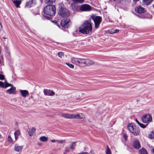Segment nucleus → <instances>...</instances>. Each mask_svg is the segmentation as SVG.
<instances>
[{"instance_id": "nucleus-1", "label": "nucleus", "mask_w": 154, "mask_h": 154, "mask_svg": "<svg viewBox=\"0 0 154 154\" xmlns=\"http://www.w3.org/2000/svg\"><path fill=\"white\" fill-rule=\"evenodd\" d=\"M92 26L91 23L86 21L79 28V31L83 34H88L91 32Z\"/></svg>"}, {"instance_id": "nucleus-2", "label": "nucleus", "mask_w": 154, "mask_h": 154, "mask_svg": "<svg viewBox=\"0 0 154 154\" xmlns=\"http://www.w3.org/2000/svg\"><path fill=\"white\" fill-rule=\"evenodd\" d=\"M44 11L45 14L50 16H54L56 12V8L53 5H48L44 8Z\"/></svg>"}, {"instance_id": "nucleus-3", "label": "nucleus", "mask_w": 154, "mask_h": 154, "mask_svg": "<svg viewBox=\"0 0 154 154\" xmlns=\"http://www.w3.org/2000/svg\"><path fill=\"white\" fill-rule=\"evenodd\" d=\"M128 130L134 136L139 135L140 133L139 128L135 125L132 123L129 124L128 125Z\"/></svg>"}, {"instance_id": "nucleus-4", "label": "nucleus", "mask_w": 154, "mask_h": 154, "mask_svg": "<svg viewBox=\"0 0 154 154\" xmlns=\"http://www.w3.org/2000/svg\"><path fill=\"white\" fill-rule=\"evenodd\" d=\"M90 19H92L94 22L95 28L97 29L102 22L101 17L100 16H95L94 15L92 14L91 16Z\"/></svg>"}, {"instance_id": "nucleus-5", "label": "nucleus", "mask_w": 154, "mask_h": 154, "mask_svg": "<svg viewBox=\"0 0 154 154\" xmlns=\"http://www.w3.org/2000/svg\"><path fill=\"white\" fill-rule=\"evenodd\" d=\"M86 59L72 57L71 61L72 63L77 65H83L85 66Z\"/></svg>"}, {"instance_id": "nucleus-6", "label": "nucleus", "mask_w": 154, "mask_h": 154, "mask_svg": "<svg viewBox=\"0 0 154 154\" xmlns=\"http://www.w3.org/2000/svg\"><path fill=\"white\" fill-rule=\"evenodd\" d=\"M59 14L62 17H67L70 14L69 10L66 8L61 7L59 10L58 12Z\"/></svg>"}, {"instance_id": "nucleus-7", "label": "nucleus", "mask_w": 154, "mask_h": 154, "mask_svg": "<svg viewBox=\"0 0 154 154\" xmlns=\"http://www.w3.org/2000/svg\"><path fill=\"white\" fill-rule=\"evenodd\" d=\"M141 119L144 123H147L151 122L152 120L151 116L149 114H146L142 117Z\"/></svg>"}, {"instance_id": "nucleus-8", "label": "nucleus", "mask_w": 154, "mask_h": 154, "mask_svg": "<svg viewBox=\"0 0 154 154\" xmlns=\"http://www.w3.org/2000/svg\"><path fill=\"white\" fill-rule=\"evenodd\" d=\"M69 20L67 18H64L61 21V26L64 28H68L69 25Z\"/></svg>"}, {"instance_id": "nucleus-9", "label": "nucleus", "mask_w": 154, "mask_h": 154, "mask_svg": "<svg viewBox=\"0 0 154 154\" xmlns=\"http://www.w3.org/2000/svg\"><path fill=\"white\" fill-rule=\"evenodd\" d=\"M91 9L90 6L86 4L82 5L80 8V10L82 11H89Z\"/></svg>"}, {"instance_id": "nucleus-10", "label": "nucleus", "mask_w": 154, "mask_h": 154, "mask_svg": "<svg viewBox=\"0 0 154 154\" xmlns=\"http://www.w3.org/2000/svg\"><path fill=\"white\" fill-rule=\"evenodd\" d=\"M43 92L46 96H54L55 94L54 92L51 90L44 89Z\"/></svg>"}, {"instance_id": "nucleus-11", "label": "nucleus", "mask_w": 154, "mask_h": 154, "mask_svg": "<svg viewBox=\"0 0 154 154\" xmlns=\"http://www.w3.org/2000/svg\"><path fill=\"white\" fill-rule=\"evenodd\" d=\"M36 4V2L35 0H29L26 3V6L29 8H30Z\"/></svg>"}, {"instance_id": "nucleus-12", "label": "nucleus", "mask_w": 154, "mask_h": 154, "mask_svg": "<svg viewBox=\"0 0 154 154\" xmlns=\"http://www.w3.org/2000/svg\"><path fill=\"white\" fill-rule=\"evenodd\" d=\"M11 88L7 90L6 92L9 94H15L16 93V88L15 87L12 85Z\"/></svg>"}, {"instance_id": "nucleus-13", "label": "nucleus", "mask_w": 154, "mask_h": 154, "mask_svg": "<svg viewBox=\"0 0 154 154\" xmlns=\"http://www.w3.org/2000/svg\"><path fill=\"white\" fill-rule=\"evenodd\" d=\"M85 118L84 116L82 113L77 114H72V119H83Z\"/></svg>"}, {"instance_id": "nucleus-14", "label": "nucleus", "mask_w": 154, "mask_h": 154, "mask_svg": "<svg viewBox=\"0 0 154 154\" xmlns=\"http://www.w3.org/2000/svg\"><path fill=\"white\" fill-rule=\"evenodd\" d=\"M12 85L9 84L8 83H6V84H5L4 82L0 81V87L3 88H6L7 87L11 86Z\"/></svg>"}, {"instance_id": "nucleus-15", "label": "nucleus", "mask_w": 154, "mask_h": 154, "mask_svg": "<svg viewBox=\"0 0 154 154\" xmlns=\"http://www.w3.org/2000/svg\"><path fill=\"white\" fill-rule=\"evenodd\" d=\"M27 131L30 136H32L34 133L35 131V129L34 127H33L31 129L28 128L27 129Z\"/></svg>"}, {"instance_id": "nucleus-16", "label": "nucleus", "mask_w": 154, "mask_h": 154, "mask_svg": "<svg viewBox=\"0 0 154 154\" xmlns=\"http://www.w3.org/2000/svg\"><path fill=\"white\" fill-rule=\"evenodd\" d=\"M135 11L138 13H142L144 12V8L141 6H139L135 9Z\"/></svg>"}, {"instance_id": "nucleus-17", "label": "nucleus", "mask_w": 154, "mask_h": 154, "mask_svg": "<svg viewBox=\"0 0 154 154\" xmlns=\"http://www.w3.org/2000/svg\"><path fill=\"white\" fill-rule=\"evenodd\" d=\"M61 116L65 118L71 119H72V114L67 113H61L60 114Z\"/></svg>"}, {"instance_id": "nucleus-18", "label": "nucleus", "mask_w": 154, "mask_h": 154, "mask_svg": "<svg viewBox=\"0 0 154 154\" xmlns=\"http://www.w3.org/2000/svg\"><path fill=\"white\" fill-rule=\"evenodd\" d=\"M20 91L21 93V95L24 97H26L29 94L28 91L26 90H20Z\"/></svg>"}, {"instance_id": "nucleus-19", "label": "nucleus", "mask_w": 154, "mask_h": 154, "mask_svg": "<svg viewBox=\"0 0 154 154\" xmlns=\"http://www.w3.org/2000/svg\"><path fill=\"white\" fill-rule=\"evenodd\" d=\"M134 147L136 149H139L140 147V145L139 141L138 140L135 141L133 143Z\"/></svg>"}, {"instance_id": "nucleus-20", "label": "nucleus", "mask_w": 154, "mask_h": 154, "mask_svg": "<svg viewBox=\"0 0 154 154\" xmlns=\"http://www.w3.org/2000/svg\"><path fill=\"white\" fill-rule=\"evenodd\" d=\"M12 2L17 8L20 7V5L21 3V1L20 0H13Z\"/></svg>"}, {"instance_id": "nucleus-21", "label": "nucleus", "mask_w": 154, "mask_h": 154, "mask_svg": "<svg viewBox=\"0 0 154 154\" xmlns=\"http://www.w3.org/2000/svg\"><path fill=\"white\" fill-rule=\"evenodd\" d=\"M93 64L94 62L93 61L89 59H86L85 66H90Z\"/></svg>"}, {"instance_id": "nucleus-22", "label": "nucleus", "mask_w": 154, "mask_h": 154, "mask_svg": "<svg viewBox=\"0 0 154 154\" xmlns=\"http://www.w3.org/2000/svg\"><path fill=\"white\" fill-rule=\"evenodd\" d=\"M23 147V146H19L18 145L16 144L14 147L15 150L17 152H20L22 149Z\"/></svg>"}, {"instance_id": "nucleus-23", "label": "nucleus", "mask_w": 154, "mask_h": 154, "mask_svg": "<svg viewBox=\"0 0 154 154\" xmlns=\"http://www.w3.org/2000/svg\"><path fill=\"white\" fill-rule=\"evenodd\" d=\"M71 144L70 145V148L72 150H74L75 149V147L76 146V143L77 142H70Z\"/></svg>"}, {"instance_id": "nucleus-24", "label": "nucleus", "mask_w": 154, "mask_h": 154, "mask_svg": "<svg viewBox=\"0 0 154 154\" xmlns=\"http://www.w3.org/2000/svg\"><path fill=\"white\" fill-rule=\"evenodd\" d=\"M139 154H148L147 150L144 148H142L139 151Z\"/></svg>"}, {"instance_id": "nucleus-25", "label": "nucleus", "mask_w": 154, "mask_h": 154, "mask_svg": "<svg viewBox=\"0 0 154 154\" xmlns=\"http://www.w3.org/2000/svg\"><path fill=\"white\" fill-rule=\"evenodd\" d=\"M39 140L43 142H46L48 140V138L45 136H43L40 137Z\"/></svg>"}, {"instance_id": "nucleus-26", "label": "nucleus", "mask_w": 154, "mask_h": 154, "mask_svg": "<svg viewBox=\"0 0 154 154\" xmlns=\"http://www.w3.org/2000/svg\"><path fill=\"white\" fill-rule=\"evenodd\" d=\"M20 132L19 130H16L15 131L14 133V135L16 140L17 139L18 136L20 135Z\"/></svg>"}, {"instance_id": "nucleus-27", "label": "nucleus", "mask_w": 154, "mask_h": 154, "mask_svg": "<svg viewBox=\"0 0 154 154\" xmlns=\"http://www.w3.org/2000/svg\"><path fill=\"white\" fill-rule=\"evenodd\" d=\"M153 0H142L143 3L146 5L149 4Z\"/></svg>"}, {"instance_id": "nucleus-28", "label": "nucleus", "mask_w": 154, "mask_h": 154, "mask_svg": "<svg viewBox=\"0 0 154 154\" xmlns=\"http://www.w3.org/2000/svg\"><path fill=\"white\" fill-rule=\"evenodd\" d=\"M55 1V0H45V2L48 4H52Z\"/></svg>"}, {"instance_id": "nucleus-29", "label": "nucleus", "mask_w": 154, "mask_h": 154, "mask_svg": "<svg viewBox=\"0 0 154 154\" xmlns=\"http://www.w3.org/2000/svg\"><path fill=\"white\" fill-rule=\"evenodd\" d=\"M148 137L150 139H152L154 138V131H152L151 132L150 134L148 136Z\"/></svg>"}, {"instance_id": "nucleus-30", "label": "nucleus", "mask_w": 154, "mask_h": 154, "mask_svg": "<svg viewBox=\"0 0 154 154\" xmlns=\"http://www.w3.org/2000/svg\"><path fill=\"white\" fill-rule=\"evenodd\" d=\"M75 3H82L84 2V0H72Z\"/></svg>"}, {"instance_id": "nucleus-31", "label": "nucleus", "mask_w": 154, "mask_h": 154, "mask_svg": "<svg viewBox=\"0 0 154 154\" xmlns=\"http://www.w3.org/2000/svg\"><path fill=\"white\" fill-rule=\"evenodd\" d=\"M106 154H111V150L108 145L107 146V149L106 151Z\"/></svg>"}, {"instance_id": "nucleus-32", "label": "nucleus", "mask_w": 154, "mask_h": 154, "mask_svg": "<svg viewBox=\"0 0 154 154\" xmlns=\"http://www.w3.org/2000/svg\"><path fill=\"white\" fill-rule=\"evenodd\" d=\"M63 54L62 52H60L58 53V55L60 58H62L63 56Z\"/></svg>"}, {"instance_id": "nucleus-33", "label": "nucleus", "mask_w": 154, "mask_h": 154, "mask_svg": "<svg viewBox=\"0 0 154 154\" xmlns=\"http://www.w3.org/2000/svg\"><path fill=\"white\" fill-rule=\"evenodd\" d=\"M148 125L147 124V125H145L144 124L140 123V124L139 125L142 128H145L146 127L147 125Z\"/></svg>"}, {"instance_id": "nucleus-34", "label": "nucleus", "mask_w": 154, "mask_h": 154, "mask_svg": "<svg viewBox=\"0 0 154 154\" xmlns=\"http://www.w3.org/2000/svg\"><path fill=\"white\" fill-rule=\"evenodd\" d=\"M66 64L68 65L69 67L71 68H73L74 67V66L73 65L70 64L69 63H66Z\"/></svg>"}, {"instance_id": "nucleus-35", "label": "nucleus", "mask_w": 154, "mask_h": 154, "mask_svg": "<svg viewBox=\"0 0 154 154\" xmlns=\"http://www.w3.org/2000/svg\"><path fill=\"white\" fill-rule=\"evenodd\" d=\"M5 79V75L2 74H0V80H4Z\"/></svg>"}, {"instance_id": "nucleus-36", "label": "nucleus", "mask_w": 154, "mask_h": 154, "mask_svg": "<svg viewBox=\"0 0 154 154\" xmlns=\"http://www.w3.org/2000/svg\"><path fill=\"white\" fill-rule=\"evenodd\" d=\"M65 149L64 150L65 152H70V150L67 147H65Z\"/></svg>"}, {"instance_id": "nucleus-37", "label": "nucleus", "mask_w": 154, "mask_h": 154, "mask_svg": "<svg viewBox=\"0 0 154 154\" xmlns=\"http://www.w3.org/2000/svg\"><path fill=\"white\" fill-rule=\"evenodd\" d=\"M65 140H57V142H58L60 143H63L64 141Z\"/></svg>"}, {"instance_id": "nucleus-38", "label": "nucleus", "mask_w": 154, "mask_h": 154, "mask_svg": "<svg viewBox=\"0 0 154 154\" xmlns=\"http://www.w3.org/2000/svg\"><path fill=\"white\" fill-rule=\"evenodd\" d=\"M150 152L151 154H154V148H152L150 149Z\"/></svg>"}, {"instance_id": "nucleus-39", "label": "nucleus", "mask_w": 154, "mask_h": 154, "mask_svg": "<svg viewBox=\"0 0 154 154\" xmlns=\"http://www.w3.org/2000/svg\"><path fill=\"white\" fill-rule=\"evenodd\" d=\"M8 140L9 141L11 142L12 140V138L10 136H9L8 137Z\"/></svg>"}, {"instance_id": "nucleus-40", "label": "nucleus", "mask_w": 154, "mask_h": 154, "mask_svg": "<svg viewBox=\"0 0 154 154\" xmlns=\"http://www.w3.org/2000/svg\"><path fill=\"white\" fill-rule=\"evenodd\" d=\"M119 31V29H116L114 30V31L112 33H116L118 32Z\"/></svg>"}, {"instance_id": "nucleus-41", "label": "nucleus", "mask_w": 154, "mask_h": 154, "mask_svg": "<svg viewBox=\"0 0 154 154\" xmlns=\"http://www.w3.org/2000/svg\"><path fill=\"white\" fill-rule=\"evenodd\" d=\"M51 141L52 142V143H54V142H57V140H51Z\"/></svg>"}, {"instance_id": "nucleus-42", "label": "nucleus", "mask_w": 154, "mask_h": 154, "mask_svg": "<svg viewBox=\"0 0 154 154\" xmlns=\"http://www.w3.org/2000/svg\"><path fill=\"white\" fill-rule=\"evenodd\" d=\"M135 121L139 125L140 124V123L138 121V120L137 119H136L135 120Z\"/></svg>"}, {"instance_id": "nucleus-43", "label": "nucleus", "mask_w": 154, "mask_h": 154, "mask_svg": "<svg viewBox=\"0 0 154 154\" xmlns=\"http://www.w3.org/2000/svg\"><path fill=\"white\" fill-rule=\"evenodd\" d=\"M124 138L125 139V140H126L127 138V136L125 134H124Z\"/></svg>"}, {"instance_id": "nucleus-44", "label": "nucleus", "mask_w": 154, "mask_h": 154, "mask_svg": "<svg viewBox=\"0 0 154 154\" xmlns=\"http://www.w3.org/2000/svg\"><path fill=\"white\" fill-rule=\"evenodd\" d=\"M90 152L91 153V154H94V152L93 150H91Z\"/></svg>"}, {"instance_id": "nucleus-45", "label": "nucleus", "mask_w": 154, "mask_h": 154, "mask_svg": "<svg viewBox=\"0 0 154 154\" xmlns=\"http://www.w3.org/2000/svg\"><path fill=\"white\" fill-rule=\"evenodd\" d=\"M2 28V24H0V31L1 30Z\"/></svg>"}, {"instance_id": "nucleus-46", "label": "nucleus", "mask_w": 154, "mask_h": 154, "mask_svg": "<svg viewBox=\"0 0 154 154\" xmlns=\"http://www.w3.org/2000/svg\"><path fill=\"white\" fill-rule=\"evenodd\" d=\"M38 145L41 146L42 145V143H38Z\"/></svg>"}, {"instance_id": "nucleus-47", "label": "nucleus", "mask_w": 154, "mask_h": 154, "mask_svg": "<svg viewBox=\"0 0 154 154\" xmlns=\"http://www.w3.org/2000/svg\"><path fill=\"white\" fill-rule=\"evenodd\" d=\"M139 0H133V2L134 3H136Z\"/></svg>"}, {"instance_id": "nucleus-48", "label": "nucleus", "mask_w": 154, "mask_h": 154, "mask_svg": "<svg viewBox=\"0 0 154 154\" xmlns=\"http://www.w3.org/2000/svg\"><path fill=\"white\" fill-rule=\"evenodd\" d=\"M5 84H6V83H8L7 81V80H5L4 82Z\"/></svg>"}, {"instance_id": "nucleus-49", "label": "nucleus", "mask_w": 154, "mask_h": 154, "mask_svg": "<svg viewBox=\"0 0 154 154\" xmlns=\"http://www.w3.org/2000/svg\"><path fill=\"white\" fill-rule=\"evenodd\" d=\"M66 152H65V151H64L63 154H66Z\"/></svg>"}, {"instance_id": "nucleus-50", "label": "nucleus", "mask_w": 154, "mask_h": 154, "mask_svg": "<svg viewBox=\"0 0 154 154\" xmlns=\"http://www.w3.org/2000/svg\"><path fill=\"white\" fill-rule=\"evenodd\" d=\"M152 6L153 7V8H154V3L152 5Z\"/></svg>"}, {"instance_id": "nucleus-51", "label": "nucleus", "mask_w": 154, "mask_h": 154, "mask_svg": "<svg viewBox=\"0 0 154 154\" xmlns=\"http://www.w3.org/2000/svg\"><path fill=\"white\" fill-rule=\"evenodd\" d=\"M31 98H32V97H31Z\"/></svg>"}]
</instances>
